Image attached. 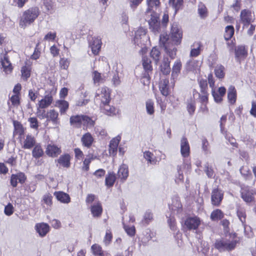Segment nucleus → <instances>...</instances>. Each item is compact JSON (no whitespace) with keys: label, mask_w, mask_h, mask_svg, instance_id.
I'll list each match as a JSON object with an SVG mask.
<instances>
[{"label":"nucleus","mask_w":256,"mask_h":256,"mask_svg":"<svg viewBox=\"0 0 256 256\" xmlns=\"http://www.w3.org/2000/svg\"><path fill=\"white\" fill-rule=\"evenodd\" d=\"M70 124L76 128H80L82 125L90 128L94 125V121L87 116L76 115L70 118Z\"/></svg>","instance_id":"f03ea898"},{"label":"nucleus","mask_w":256,"mask_h":256,"mask_svg":"<svg viewBox=\"0 0 256 256\" xmlns=\"http://www.w3.org/2000/svg\"><path fill=\"white\" fill-rule=\"evenodd\" d=\"M149 41V37L146 35V30L144 28H140L135 32L134 38V44L143 50V46L146 45Z\"/></svg>","instance_id":"39448f33"},{"label":"nucleus","mask_w":256,"mask_h":256,"mask_svg":"<svg viewBox=\"0 0 256 256\" xmlns=\"http://www.w3.org/2000/svg\"><path fill=\"white\" fill-rule=\"evenodd\" d=\"M52 194L50 193H46L42 196V202L47 206H50L52 204Z\"/></svg>","instance_id":"4d7b16f0"},{"label":"nucleus","mask_w":256,"mask_h":256,"mask_svg":"<svg viewBox=\"0 0 256 256\" xmlns=\"http://www.w3.org/2000/svg\"><path fill=\"white\" fill-rule=\"evenodd\" d=\"M252 194L244 190L241 191V197L242 200L247 204L250 203L254 200V198Z\"/></svg>","instance_id":"ea45409f"},{"label":"nucleus","mask_w":256,"mask_h":256,"mask_svg":"<svg viewBox=\"0 0 256 256\" xmlns=\"http://www.w3.org/2000/svg\"><path fill=\"white\" fill-rule=\"evenodd\" d=\"M116 180V176L114 173H108L106 178V184L108 186H112L114 185Z\"/></svg>","instance_id":"8fccbe9b"},{"label":"nucleus","mask_w":256,"mask_h":256,"mask_svg":"<svg viewBox=\"0 0 256 256\" xmlns=\"http://www.w3.org/2000/svg\"><path fill=\"white\" fill-rule=\"evenodd\" d=\"M237 216L242 225L246 222V214L245 210L242 208H237Z\"/></svg>","instance_id":"603ef678"},{"label":"nucleus","mask_w":256,"mask_h":256,"mask_svg":"<svg viewBox=\"0 0 256 256\" xmlns=\"http://www.w3.org/2000/svg\"><path fill=\"white\" fill-rule=\"evenodd\" d=\"M234 30L232 26H228L225 28L224 38L226 40H230L234 34Z\"/></svg>","instance_id":"c03bdc74"},{"label":"nucleus","mask_w":256,"mask_h":256,"mask_svg":"<svg viewBox=\"0 0 256 256\" xmlns=\"http://www.w3.org/2000/svg\"><path fill=\"white\" fill-rule=\"evenodd\" d=\"M40 14L39 8L34 6L24 11L20 17L19 26L22 28L32 24Z\"/></svg>","instance_id":"f257e3e1"},{"label":"nucleus","mask_w":256,"mask_h":256,"mask_svg":"<svg viewBox=\"0 0 256 256\" xmlns=\"http://www.w3.org/2000/svg\"><path fill=\"white\" fill-rule=\"evenodd\" d=\"M120 138L119 136L116 137L112 138L109 144V153L110 155L114 156L116 154L117 150H118V146L120 141Z\"/></svg>","instance_id":"4be33fe9"},{"label":"nucleus","mask_w":256,"mask_h":256,"mask_svg":"<svg viewBox=\"0 0 256 256\" xmlns=\"http://www.w3.org/2000/svg\"><path fill=\"white\" fill-rule=\"evenodd\" d=\"M152 214L150 210H148L144 215L142 223L144 225H147L152 220Z\"/></svg>","instance_id":"5fc2aeb1"},{"label":"nucleus","mask_w":256,"mask_h":256,"mask_svg":"<svg viewBox=\"0 0 256 256\" xmlns=\"http://www.w3.org/2000/svg\"><path fill=\"white\" fill-rule=\"evenodd\" d=\"M112 238V234L111 230L109 229H107L106 232V234L104 238L103 242L106 246H108Z\"/></svg>","instance_id":"bf43d9fd"},{"label":"nucleus","mask_w":256,"mask_h":256,"mask_svg":"<svg viewBox=\"0 0 256 256\" xmlns=\"http://www.w3.org/2000/svg\"><path fill=\"white\" fill-rule=\"evenodd\" d=\"M198 12L201 18H205L208 16V10L206 6L202 2H199L198 4Z\"/></svg>","instance_id":"a19ab883"},{"label":"nucleus","mask_w":256,"mask_h":256,"mask_svg":"<svg viewBox=\"0 0 256 256\" xmlns=\"http://www.w3.org/2000/svg\"><path fill=\"white\" fill-rule=\"evenodd\" d=\"M94 142V138L90 132L84 134L81 138V142L84 147L90 148Z\"/></svg>","instance_id":"5701e85b"},{"label":"nucleus","mask_w":256,"mask_h":256,"mask_svg":"<svg viewBox=\"0 0 256 256\" xmlns=\"http://www.w3.org/2000/svg\"><path fill=\"white\" fill-rule=\"evenodd\" d=\"M0 62L3 68V70L6 74H10L12 72V66L6 54L0 56Z\"/></svg>","instance_id":"f3484780"},{"label":"nucleus","mask_w":256,"mask_h":256,"mask_svg":"<svg viewBox=\"0 0 256 256\" xmlns=\"http://www.w3.org/2000/svg\"><path fill=\"white\" fill-rule=\"evenodd\" d=\"M170 5L175 10L176 13L182 8L183 5L184 0H169Z\"/></svg>","instance_id":"a18cd8bd"},{"label":"nucleus","mask_w":256,"mask_h":256,"mask_svg":"<svg viewBox=\"0 0 256 256\" xmlns=\"http://www.w3.org/2000/svg\"><path fill=\"white\" fill-rule=\"evenodd\" d=\"M182 66V64L180 60H177L174 63L172 68V78L173 80L176 79Z\"/></svg>","instance_id":"7c9ffc66"},{"label":"nucleus","mask_w":256,"mask_h":256,"mask_svg":"<svg viewBox=\"0 0 256 256\" xmlns=\"http://www.w3.org/2000/svg\"><path fill=\"white\" fill-rule=\"evenodd\" d=\"M187 110L190 114H192L196 110V102L195 101L190 98L188 100Z\"/></svg>","instance_id":"13d9d810"},{"label":"nucleus","mask_w":256,"mask_h":256,"mask_svg":"<svg viewBox=\"0 0 256 256\" xmlns=\"http://www.w3.org/2000/svg\"><path fill=\"white\" fill-rule=\"evenodd\" d=\"M224 192L218 188H214L212 190L211 194L212 204L215 206L220 205L223 198Z\"/></svg>","instance_id":"1a4fd4ad"},{"label":"nucleus","mask_w":256,"mask_h":256,"mask_svg":"<svg viewBox=\"0 0 256 256\" xmlns=\"http://www.w3.org/2000/svg\"><path fill=\"white\" fill-rule=\"evenodd\" d=\"M35 228L36 232L41 236H45L50 230L49 226L45 223L38 224Z\"/></svg>","instance_id":"cd10ccee"},{"label":"nucleus","mask_w":256,"mask_h":256,"mask_svg":"<svg viewBox=\"0 0 256 256\" xmlns=\"http://www.w3.org/2000/svg\"><path fill=\"white\" fill-rule=\"evenodd\" d=\"M142 66L144 70L152 72V67L151 64V60L146 56H143L142 58Z\"/></svg>","instance_id":"3c124183"},{"label":"nucleus","mask_w":256,"mask_h":256,"mask_svg":"<svg viewBox=\"0 0 256 256\" xmlns=\"http://www.w3.org/2000/svg\"><path fill=\"white\" fill-rule=\"evenodd\" d=\"M204 172L208 178H212L214 176V172L211 166H209L207 163L204 165Z\"/></svg>","instance_id":"69168bd1"},{"label":"nucleus","mask_w":256,"mask_h":256,"mask_svg":"<svg viewBox=\"0 0 256 256\" xmlns=\"http://www.w3.org/2000/svg\"><path fill=\"white\" fill-rule=\"evenodd\" d=\"M222 212L219 209H216L212 212L210 214V218L212 220H218L224 217Z\"/></svg>","instance_id":"de8ad7c7"},{"label":"nucleus","mask_w":256,"mask_h":256,"mask_svg":"<svg viewBox=\"0 0 256 256\" xmlns=\"http://www.w3.org/2000/svg\"><path fill=\"white\" fill-rule=\"evenodd\" d=\"M70 61L68 59L62 58L60 60V68L64 70H67L69 66Z\"/></svg>","instance_id":"338daca9"},{"label":"nucleus","mask_w":256,"mask_h":256,"mask_svg":"<svg viewBox=\"0 0 256 256\" xmlns=\"http://www.w3.org/2000/svg\"><path fill=\"white\" fill-rule=\"evenodd\" d=\"M100 107L102 110L103 112L106 115L113 116L116 114V110L114 107L110 106L109 104H103Z\"/></svg>","instance_id":"c9c22d12"},{"label":"nucleus","mask_w":256,"mask_h":256,"mask_svg":"<svg viewBox=\"0 0 256 256\" xmlns=\"http://www.w3.org/2000/svg\"><path fill=\"white\" fill-rule=\"evenodd\" d=\"M92 78L94 85L98 86L100 84L104 83L106 76L104 74H102L96 70H94L92 73Z\"/></svg>","instance_id":"b1692460"},{"label":"nucleus","mask_w":256,"mask_h":256,"mask_svg":"<svg viewBox=\"0 0 256 256\" xmlns=\"http://www.w3.org/2000/svg\"><path fill=\"white\" fill-rule=\"evenodd\" d=\"M124 228L128 236H132L134 235L136 230L134 226H129L126 225H124Z\"/></svg>","instance_id":"774afa93"},{"label":"nucleus","mask_w":256,"mask_h":256,"mask_svg":"<svg viewBox=\"0 0 256 256\" xmlns=\"http://www.w3.org/2000/svg\"><path fill=\"white\" fill-rule=\"evenodd\" d=\"M150 29L154 34H158L160 31V23L158 14L156 12H152L150 18L148 20Z\"/></svg>","instance_id":"423d86ee"},{"label":"nucleus","mask_w":256,"mask_h":256,"mask_svg":"<svg viewBox=\"0 0 256 256\" xmlns=\"http://www.w3.org/2000/svg\"><path fill=\"white\" fill-rule=\"evenodd\" d=\"M58 112L54 109L50 110L46 112V118L48 121H51L54 124H59Z\"/></svg>","instance_id":"a878e982"},{"label":"nucleus","mask_w":256,"mask_h":256,"mask_svg":"<svg viewBox=\"0 0 256 256\" xmlns=\"http://www.w3.org/2000/svg\"><path fill=\"white\" fill-rule=\"evenodd\" d=\"M92 156H88L83 161L82 169L85 171H88L89 170V165L93 160Z\"/></svg>","instance_id":"e2e57ef3"},{"label":"nucleus","mask_w":256,"mask_h":256,"mask_svg":"<svg viewBox=\"0 0 256 256\" xmlns=\"http://www.w3.org/2000/svg\"><path fill=\"white\" fill-rule=\"evenodd\" d=\"M91 250L94 256H104V254L102 248L98 244H94L91 246Z\"/></svg>","instance_id":"37998d69"},{"label":"nucleus","mask_w":256,"mask_h":256,"mask_svg":"<svg viewBox=\"0 0 256 256\" xmlns=\"http://www.w3.org/2000/svg\"><path fill=\"white\" fill-rule=\"evenodd\" d=\"M201 220L197 216L188 217L184 222V228L189 230H196L200 224Z\"/></svg>","instance_id":"6e6552de"},{"label":"nucleus","mask_w":256,"mask_h":256,"mask_svg":"<svg viewBox=\"0 0 256 256\" xmlns=\"http://www.w3.org/2000/svg\"><path fill=\"white\" fill-rule=\"evenodd\" d=\"M53 98L52 95L48 94L39 101L38 104L39 108L42 109L46 108L51 104Z\"/></svg>","instance_id":"c756f323"},{"label":"nucleus","mask_w":256,"mask_h":256,"mask_svg":"<svg viewBox=\"0 0 256 256\" xmlns=\"http://www.w3.org/2000/svg\"><path fill=\"white\" fill-rule=\"evenodd\" d=\"M236 90L233 86H230L228 89V99L229 103L231 104H235L236 100Z\"/></svg>","instance_id":"c85d7f7f"},{"label":"nucleus","mask_w":256,"mask_h":256,"mask_svg":"<svg viewBox=\"0 0 256 256\" xmlns=\"http://www.w3.org/2000/svg\"><path fill=\"white\" fill-rule=\"evenodd\" d=\"M26 180V176L24 173L20 172L16 174H12V175L10 184L13 187H16L18 182L20 184H23L24 182Z\"/></svg>","instance_id":"aec40b11"},{"label":"nucleus","mask_w":256,"mask_h":256,"mask_svg":"<svg viewBox=\"0 0 256 256\" xmlns=\"http://www.w3.org/2000/svg\"><path fill=\"white\" fill-rule=\"evenodd\" d=\"M169 208L172 210L174 215L180 214L182 211V205L179 198L177 197L172 198V202L169 204Z\"/></svg>","instance_id":"dca6fc26"},{"label":"nucleus","mask_w":256,"mask_h":256,"mask_svg":"<svg viewBox=\"0 0 256 256\" xmlns=\"http://www.w3.org/2000/svg\"><path fill=\"white\" fill-rule=\"evenodd\" d=\"M192 48L190 52V56L196 57L200 54L202 48V44L200 42H195L192 46Z\"/></svg>","instance_id":"72a5a7b5"},{"label":"nucleus","mask_w":256,"mask_h":256,"mask_svg":"<svg viewBox=\"0 0 256 256\" xmlns=\"http://www.w3.org/2000/svg\"><path fill=\"white\" fill-rule=\"evenodd\" d=\"M248 56V50L246 46L239 45L234 48V57L236 60L239 63L244 60Z\"/></svg>","instance_id":"9d476101"},{"label":"nucleus","mask_w":256,"mask_h":256,"mask_svg":"<svg viewBox=\"0 0 256 256\" xmlns=\"http://www.w3.org/2000/svg\"><path fill=\"white\" fill-rule=\"evenodd\" d=\"M54 196L56 197V200L61 203L68 204L70 202V198L69 194L64 192H54Z\"/></svg>","instance_id":"412c9836"},{"label":"nucleus","mask_w":256,"mask_h":256,"mask_svg":"<svg viewBox=\"0 0 256 256\" xmlns=\"http://www.w3.org/2000/svg\"><path fill=\"white\" fill-rule=\"evenodd\" d=\"M160 52L158 48L156 47L153 48L150 52V56L155 61L156 63H157L160 59Z\"/></svg>","instance_id":"6e6d98bb"},{"label":"nucleus","mask_w":256,"mask_h":256,"mask_svg":"<svg viewBox=\"0 0 256 256\" xmlns=\"http://www.w3.org/2000/svg\"><path fill=\"white\" fill-rule=\"evenodd\" d=\"M180 154L183 158H188L190 154V147L186 138L183 137L180 141Z\"/></svg>","instance_id":"6ab92c4d"},{"label":"nucleus","mask_w":256,"mask_h":256,"mask_svg":"<svg viewBox=\"0 0 256 256\" xmlns=\"http://www.w3.org/2000/svg\"><path fill=\"white\" fill-rule=\"evenodd\" d=\"M165 50L166 53L171 58L174 59L175 58L177 51V49L176 47L172 46V48H168V46H166Z\"/></svg>","instance_id":"052dcab7"},{"label":"nucleus","mask_w":256,"mask_h":256,"mask_svg":"<svg viewBox=\"0 0 256 256\" xmlns=\"http://www.w3.org/2000/svg\"><path fill=\"white\" fill-rule=\"evenodd\" d=\"M70 156L68 154H64L62 155L58 159V162L65 168H68L70 166Z\"/></svg>","instance_id":"f704fd0d"},{"label":"nucleus","mask_w":256,"mask_h":256,"mask_svg":"<svg viewBox=\"0 0 256 256\" xmlns=\"http://www.w3.org/2000/svg\"><path fill=\"white\" fill-rule=\"evenodd\" d=\"M21 144L23 148L28 150L32 148L36 144L35 138L29 134L24 138Z\"/></svg>","instance_id":"2eb2a0df"},{"label":"nucleus","mask_w":256,"mask_h":256,"mask_svg":"<svg viewBox=\"0 0 256 256\" xmlns=\"http://www.w3.org/2000/svg\"><path fill=\"white\" fill-rule=\"evenodd\" d=\"M170 61L168 58H164L162 62L160 65V70L164 74H168L170 73Z\"/></svg>","instance_id":"e433bc0d"},{"label":"nucleus","mask_w":256,"mask_h":256,"mask_svg":"<svg viewBox=\"0 0 256 256\" xmlns=\"http://www.w3.org/2000/svg\"><path fill=\"white\" fill-rule=\"evenodd\" d=\"M32 150V156L35 158H38L44 155V150L40 144H36Z\"/></svg>","instance_id":"4c0bfd02"},{"label":"nucleus","mask_w":256,"mask_h":256,"mask_svg":"<svg viewBox=\"0 0 256 256\" xmlns=\"http://www.w3.org/2000/svg\"><path fill=\"white\" fill-rule=\"evenodd\" d=\"M110 100V93L108 88L102 87L96 91L94 101L100 106L103 104H109Z\"/></svg>","instance_id":"20e7f679"},{"label":"nucleus","mask_w":256,"mask_h":256,"mask_svg":"<svg viewBox=\"0 0 256 256\" xmlns=\"http://www.w3.org/2000/svg\"><path fill=\"white\" fill-rule=\"evenodd\" d=\"M31 68L30 66H24L22 68V78L24 80H26L30 76Z\"/></svg>","instance_id":"09e8293b"},{"label":"nucleus","mask_w":256,"mask_h":256,"mask_svg":"<svg viewBox=\"0 0 256 256\" xmlns=\"http://www.w3.org/2000/svg\"><path fill=\"white\" fill-rule=\"evenodd\" d=\"M102 40L100 37H93L89 42V46L92 54L96 56L99 53L102 46Z\"/></svg>","instance_id":"f8f14e48"},{"label":"nucleus","mask_w":256,"mask_h":256,"mask_svg":"<svg viewBox=\"0 0 256 256\" xmlns=\"http://www.w3.org/2000/svg\"><path fill=\"white\" fill-rule=\"evenodd\" d=\"M237 241L230 238H224L216 240L214 244V248L219 252L231 251L236 246Z\"/></svg>","instance_id":"7ed1b4c3"},{"label":"nucleus","mask_w":256,"mask_h":256,"mask_svg":"<svg viewBox=\"0 0 256 256\" xmlns=\"http://www.w3.org/2000/svg\"><path fill=\"white\" fill-rule=\"evenodd\" d=\"M146 3L148 10H150L151 8H156L160 4V0H146Z\"/></svg>","instance_id":"0e129e2a"},{"label":"nucleus","mask_w":256,"mask_h":256,"mask_svg":"<svg viewBox=\"0 0 256 256\" xmlns=\"http://www.w3.org/2000/svg\"><path fill=\"white\" fill-rule=\"evenodd\" d=\"M43 5L48 12L50 14H52L54 10V2L52 0H44Z\"/></svg>","instance_id":"864d4df0"},{"label":"nucleus","mask_w":256,"mask_h":256,"mask_svg":"<svg viewBox=\"0 0 256 256\" xmlns=\"http://www.w3.org/2000/svg\"><path fill=\"white\" fill-rule=\"evenodd\" d=\"M14 126V135L22 136L24 133V129L22 124L18 121L14 120L13 122Z\"/></svg>","instance_id":"79ce46f5"},{"label":"nucleus","mask_w":256,"mask_h":256,"mask_svg":"<svg viewBox=\"0 0 256 256\" xmlns=\"http://www.w3.org/2000/svg\"><path fill=\"white\" fill-rule=\"evenodd\" d=\"M143 156L144 159L147 161V164H156L162 159L166 158V155L164 154H162L160 157L158 158L154 156L152 152L148 150L144 152Z\"/></svg>","instance_id":"9b49d317"},{"label":"nucleus","mask_w":256,"mask_h":256,"mask_svg":"<svg viewBox=\"0 0 256 256\" xmlns=\"http://www.w3.org/2000/svg\"><path fill=\"white\" fill-rule=\"evenodd\" d=\"M169 81L168 79H162L159 84V89L161 94L165 96H168L170 94Z\"/></svg>","instance_id":"393cba45"},{"label":"nucleus","mask_w":256,"mask_h":256,"mask_svg":"<svg viewBox=\"0 0 256 256\" xmlns=\"http://www.w3.org/2000/svg\"><path fill=\"white\" fill-rule=\"evenodd\" d=\"M170 34L172 38L176 44L178 45L181 43L182 32L178 24L176 22L172 24Z\"/></svg>","instance_id":"0eeeda50"},{"label":"nucleus","mask_w":256,"mask_h":256,"mask_svg":"<svg viewBox=\"0 0 256 256\" xmlns=\"http://www.w3.org/2000/svg\"><path fill=\"white\" fill-rule=\"evenodd\" d=\"M91 212L94 217H100L102 213V208L100 203L98 202L91 206Z\"/></svg>","instance_id":"2f4dec72"},{"label":"nucleus","mask_w":256,"mask_h":256,"mask_svg":"<svg viewBox=\"0 0 256 256\" xmlns=\"http://www.w3.org/2000/svg\"><path fill=\"white\" fill-rule=\"evenodd\" d=\"M201 62L196 60H190L186 65V68L187 71L192 72L194 74H199L200 70Z\"/></svg>","instance_id":"ddd939ff"},{"label":"nucleus","mask_w":256,"mask_h":256,"mask_svg":"<svg viewBox=\"0 0 256 256\" xmlns=\"http://www.w3.org/2000/svg\"><path fill=\"white\" fill-rule=\"evenodd\" d=\"M240 18L244 26L248 25L251 22H253L254 19V16L252 15L251 11L246 9L242 10L240 14Z\"/></svg>","instance_id":"4468645a"},{"label":"nucleus","mask_w":256,"mask_h":256,"mask_svg":"<svg viewBox=\"0 0 256 256\" xmlns=\"http://www.w3.org/2000/svg\"><path fill=\"white\" fill-rule=\"evenodd\" d=\"M201 94H199L200 101L204 106V108L206 109V104L208 101V94L207 92H201Z\"/></svg>","instance_id":"680f3d73"},{"label":"nucleus","mask_w":256,"mask_h":256,"mask_svg":"<svg viewBox=\"0 0 256 256\" xmlns=\"http://www.w3.org/2000/svg\"><path fill=\"white\" fill-rule=\"evenodd\" d=\"M128 176V166L125 164H122L118 172V178L120 179V180L124 182L126 180Z\"/></svg>","instance_id":"bb28decb"},{"label":"nucleus","mask_w":256,"mask_h":256,"mask_svg":"<svg viewBox=\"0 0 256 256\" xmlns=\"http://www.w3.org/2000/svg\"><path fill=\"white\" fill-rule=\"evenodd\" d=\"M146 113L150 116H154V102L152 100H148L146 102Z\"/></svg>","instance_id":"49530a36"},{"label":"nucleus","mask_w":256,"mask_h":256,"mask_svg":"<svg viewBox=\"0 0 256 256\" xmlns=\"http://www.w3.org/2000/svg\"><path fill=\"white\" fill-rule=\"evenodd\" d=\"M225 68L221 64H217L214 68V74L219 79L223 78L225 76Z\"/></svg>","instance_id":"58836bf2"},{"label":"nucleus","mask_w":256,"mask_h":256,"mask_svg":"<svg viewBox=\"0 0 256 256\" xmlns=\"http://www.w3.org/2000/svg\"><path fill=\"white\" fill-rule=\"evenodd\" d=\"M68 102L64 100H58L56 101L55 106L60 109V112L61 114H64L68 108Z\"/></svg>","instance_id":"473e14b6"},{"label":"nucleus","mask_w":256,"mask_h":256,"mask_svg":"<svg viewBox=\"0 0 256 256\" xmlns=\"http://www.w3.org/2000/svg\"><path fill=\"white\" fill-rule=\"evenodd\" d=\"M62 151L60 148L54 144H48L46 148V154L50 157H57Z\"/></svg>","instance_id":"a211bd4d"}]
</instances>
